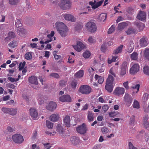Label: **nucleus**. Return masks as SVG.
<instances>
[{"mask_svg": "<svg viewBox=\"0 0 149 149\" xmlns=\"http://www.w3.org/2000/svg\"><path fill=\"white\" fill-rule=\"evenodd\" d=\"M85 26L87 30L91 33H94L97 31V26L94 22L89 21L86 24Z\"/></svg>", "mask_w": 149, "mask_h": 149, "instance_id": "nucleus-3", "label": "nucleus"}, {"mask_svg": "<svg viewBox=\"0 0 149 149\" xmlns=\"http://www.w3.org/2000/svg\"><path fill=\"white\" fill-rule=\"evenodd\" d=\"M65 4H59L60 8L63 10H66L69 9L71 6L70 1H66Z\"/></svg>", "mask_w": 149, "mask_h": 149, "instance_id": "nucleus-18", "label": "nucleus"}, {"mask_svg": "<svg viewBox=\"0 0 149 149\" xmlns=\"http://www.w3.org/2000/svg\"><path fill=\"white\" fill-rule=\"evenodd\" d=\"M134 48V44L133 43H130V45L128 46L127 52L129 53H131L133 50Z\"/></svg>", "mask_w": 149, "mask_h": 149, "instance_id": "nucleus-41", "label": "nucleus"}, {"mask_svg": "<svg viewBox=\"0 0 149 149\" xmlns=\"http://www.w3.org/2000/svg\"><path fill=\"white\" fill-rule=\"evenodd\" d=\"M70 142L73 145H77L79 144V140L78 137L73 136L71 137Z\"/></svg>", "mask_w": 149, "mask_h": 149, "instance_id": "nucleus-20", "label": "nucleus"}, {"mask_svg": "<svg viewBox=\"0 0 149 149\" xmlns=\"http://www.w3.org/2000/svg\"><path fill=\"white\" fill-rule=\"evenodd\" d=\"M18 34L21 36L23 37L25 34V30L22 28H19L16 29Z\"/></svg>", "mask_w": 149, "mask_h": 149, "instance_id": "nucleus-27", "label": "nucleus"}, {"mask_svg": "<svg viewBox=\"0 0 149 149\" xmlns=\"http://www.w3.org/2000/svg\"><path fill=\"white\" fill-rule=\"evenodd\" d=\"M149 95L146 93H144L142 97L143 100L144 101L146 102L148 100Z\"/></svg>", "mask_w": 149, "mask_h": 149, "instance_id": "nucleus-60", "label": "nucleus"}, {"mask_svg": "<svg viewBox=\"0 0 149 149\" xmlns=\"http://www.w3.org/2000/svg\"><path fill=\"white\" fill-rule=\"evenodd\" d=\"M76 130L79 133L81 134H83L86 132L87 129L84 123H83L82 125L77 127Z\"/></svg>", "mask_w": 149, "mask_h": 149, "instance_id": "nucleus-10", "label": "nucleus"}, {"mask_svg": "<svg viewBox=\"0 0 149 149\" xmlns=\"http://www.w3.org/2000/svg\"><path fill=\"white\" fill-rule=\"evenodd\" d=\"M127 63L126 62H124L122 65V66L121 68L126 70H127Z\"/></svg>", "mask_w": 149, "mask_h": 149, "instance_id": "nucleus-64", "label": "nucleus"}, {"mask_svg": "<svg viewBox=\"0 0 149 149\" xmlns=\"http://www.w3.org/2000/svg\"><path fill=\"white\" fill-rule=\"evenodd\" d=\"M56 130L57 132L60 135L63 134L64 130L61 125L58 124L57 125Z\"/></svg>", "mask_w": 149, "mask_h": 149, "instance_id": "nucleus-25", "label": "nucleus"}, {"mask_svg": "<svg viewBox=\"0 0 149 149\" xmlns=\"http://www.w3.org/2000/svg\"><path fill=\"white\" fill-rule=\"evenodd\" d=\"M117 68H115L114 67H112L109 70V73L111 74L114 76L116 77V74L115 72L117 71Z\"/></svg>", "mask_w": 149, "mask_h": 149, "instance_id": "nucleus-45", "label": "nucleus"}, {"mask_svg": "<svg viewBox=\"0 0 149 149\" xmlns=\"http://www.w3.org/2000/svg\"><path fill=\"white\" fill-rule=\"evenodd\" d=\"M140 85L139 84H136L135 85L131 87V88L133 89L136 90L135 91L136 93H137L139 91V89Z\"/></svg>", "mask_w": 149, "mask_h": 149, "instance_id": "nucleus-48", "label": "nucleus"}, {"mask_svg": "<svg viewBox=\"0 0 149 149\" xmlns=\"http://www.w3.org/2000/svg\"><path fill=\"white\" fill-rule=\"evenodd\" d=\"M84 74V71L83 70H81L77 72L74 75L75 77L80 78L82 77Z\"/></svg>", "mask_w": 149, "mask_h": 149, "instance_id": "nucleus-31", "label": "nucleus"}, {"mask_svg": "<svg viewBox=\"0 0 149 149\" xmlns=\"http://www.w3.org/2000/svg\"><path fill=\"white\" fill-rule=\"evenodd\" d=\"M56 106L57 104L55 102L51 101L48 105L46 106V108L50 111H52L56 109Z\"/></svg>", "mask_w": 149, "mask_h": 149, "instance_id": "nucleus-12", "label": "nucleus"}, {"mask_svg": "<svg viewBox=\"0 0 149 149\" xmlns=\"http://www.w3.org/2000/svg\"><path fill=\"white\" fill-rule=\"evenodd\" d=\"M113 77L111 75H109L107 80L106 84H107L113 85Z\"/></svg>", "mask_w": 149, "mask_h": 149, "instance_id": "nucleus-30", "label": "nucleus"}, {"mask_svg": "<svg viewBox=\"0 0 149 149\" xmlns=\"http://www.w3.org/2000/svg\"><path fill=\"white\" fill-rule=\"evenodd\" d=\"M46 126L49 129H52L53 127V123L48 120L46 121Z\"/></svg>", "mask_w": 149, "mask_h": 149, "instance_id": "nucleus-52", "label": "nucleus"}, {"mask_svg": "<svg viewBox=\"0 0 149 149\" xmlns=\"http://www.w3.org/2000/svg\"><path fill=\"white\" fill-rule=\"evenodd\" d=\"M107 18V14L105 13L101 14L98 17V19L100 21L104 22L105 21Z\"/></svg>", "mask_w": 149, "mask_h": 149, "instance_id": "nucleus-32", "label": "nucleus"}, {"mask_svg": "<svg viewBox=\"0 0 149 149\" xmlns=\"http://www.w3.org/2000/svg\"><path fill=\"white\" fill-rule=\"evenodd\" d=\"M15 37V35L13 32H10L8 33V37L5 38V40L7 41H8L10 39L12 38H14Z\"/></svg>", "mask_w": 149, "mask_h": 149, "instance_id": "nucleus-28", "label": "nucleus"}, {"mask_svg": "<svg viewBox=\"0 0 149 149\" xmlns=\"http://www.w3.org/2000/svg\"><path fill=\"white\" fill-rule=\"evenodd\" d=\"M135 25L139 31L143 30L144 27V24L139 21L136 22Z\"/></svg>", "mask_w": 149, "mask_h": 149, "instance_id": "nucleus-21", "label": "nucleus"}, {"mask_svg": "<svg viewBox=\"0 0 149 149\" xmlns=\"http://www.w3.org/2000/svg\"><path fill=\"white\" fill-rule=\"evenodd\" d=\"M79 91L82 94H88L91 92L92 89L88 85H83L80 88Z\"/></svg>", "mask_w": 149, "mask_h": 149, "instance_id": "nucleus-4", "label": "nucleus"}, {"mask_svg": "<svg viewBox=\"0 0 149 149\" xmlns=\"http://www.w3.org/2000/svg\"><path fill=\"white\" fill-rule=\"evenodd\" d=\"M26 64V62H24L23 63H20L19 65V70H22L24 68L25 65Z\"/></svg>", "mask_w": 149, "mask_h": 149, "instance_id": "nucleus-58", "label": "nucleus"}, {"mask_svg": "<svg viewBox=\"0 0 149 149\" xmlns=\"http://www.w3.org/2000/svg\"><path fill=\"white\" fill-rule=\"evenodd\" d=\"M88 41L90 44H94L96 42V40L94 36H90L88 38Z\"/></svg>", "mask_w": 149, "mask_h": 149, "instance_id": "nucleus-35", "label": "nucleus"}, {"mask_svg": "<svg viewBox=\"0 0 149 149\" xmlns=\"http://www.w3.org/2000/svg\"><path fill=\"white\" fill-rule=\"evenodd\" d=\"M17 41L13 40L8 44V46L10 48H14L17 46Z\"/></svg>", "mask_w": 149, "mask_h": 149, "instance_id": "nucleus-38", "label": "nucleus"}, {"mask_svg": "<svg viewBox=\"0 0 149 149\" xmlns=\"http://www.w3.org/2000/svg\"><path fill=\"white\" fill-rule=\"evenodd\" d=\"M32 57L31 54L30 52H27L25 54V58L27 60L31 59L32 58Z\"/></svg>", "mask_w": 149, "mask_h": 149, "instance_id": "nucleus-49", "label": "nucleus"}, {"mask_svg": "<svg viewBox=\"0 0 149 149\" xmlns=\"http://www.w3.org/2000/svg\"><path fill=\"white\" fill-rule=\"evenodd\" d=\"M146 13L145 12L141 10L138 13L136 18L138 19L143 21L146 19Z\"/></svg>", "mask_w": 149, "mask_h": 149, "instance_id": "nucleus-13", "label": "nucleus"}, {"mask_svg": "<svg viewBox=\"0 0 149 149\" xmlns=\"http://www.w3.org/2000/svg\"><path fill=\"white\" fill-rule=\"evenodd\" d=\"M9 111V114L12 116H14L17 113V109L10 108Z\"/></svg>", "mask_w": 149, "mask_h": 149, "instance_id": "nucleus-42", "label": "nucleus"}, {"mask_svg": "<svg viewBox=\"0 0 149 149\" xmlns=\"http://www.w3.org/2000/svg\"><path fill=\"white\" fill-rule=\"evenodd\" d=\"M12 138L13 141L17 143H21L24 141L23 136L19 134L13 135Z\"/></svg>", "mask_w": 149, "mask_h": 149, "instance_id": "nucleus-5", "label": "nucleus"}, {"mask_svg": "<svg viewBox=\"0 0 149 149\" xmlns=\"http://www.w3.org/2000/svg\"><path fill=\"white\" fill-rule=\"evenodd\" d=\"M59 118V116L57 114H53L50 117V120L53 122L57 121Z\"/></svg>", "mask_w": 149, "mask_h": 149, "instance_id": "nucleus-24", "label": "nucleus"}, {"mask_svg": "<svg viewBox=\"0 0 149 149\" xmlns=\"http://www.w3.org/2000/svg\"><path fill=\"white\" fill-rule=\"evenodd\" d=\"M44 146L45 149H50L52 147L51 144L48 143L44 144Z\"/></svg>", "mask_w": 149, "mask_h": 149, "instance_id": "nucleus-61", "label": "nucleus"}, {"mask_svg": "<svg viewBox=\"0 0 149 149\" xmlns=\"http://www.w3.org/2000/svg\"><path fill=\"white\" fill-rule=\"evenodd\" d=\"M54 32L53 31L51 32L50 34H49L47 36H43L40 38L39 40H40V43L41 44H47L52 41L53 40L52 38L54 36ZM54 39L53 40H55V37L53 38Z\"/></svg>", "mask_w": 149, "mask_h": 149, "instance_id": "nucleus-2", "label": "nucleus"}, {"mask_svg": "<svg viewBox=\"0 0 149 149\" xmlns=\"http://www.w3.org/2000/svg\"><path fill=\"white\" fill-rule=\"evenodd\" d=\"M103 3V1L101 0L100 1L96 2L95 0L93 2H90L89 4L92 6L93 9H95L100 6Z\"/></svg>", "mask_w": 149, "mask_h": 149, "instance_id": "nucleus-15", "label": "nucleus"}, {"mask_svg": "<svg viewBox=\"0 0 149 149\" xmlns=\"http://www.w3.org/2000/svg\"><path fill=\"white\" fill-rule=\"evenodd\" d=\"M143 71L146 75L149 76V67L147 66H144L143 68Z\"/></svg>", "mask_w": 149, "mask_h": 149, "instance_id": "nucleus-47", "label": "nucleus"}, {"mask_svg": "<svg viewBox=\"0 0 149 149\" xmlns=\"http://www.w3.org/2000/svg\"><path fill=\"white\" fill-rule=\"evenodd\" d=\"M57 52L56 51H54V56L55 60H57L60 59H61V56L60 55H58L56 54Z\"/></svg>", "mask_w": 149, "mask_h": 149, "instance_id": "nucleus-57", "label": "nucleus"}, {"mask_svg": "<svg viewBox=\"0 0 149 149\" xmlns=\"http://www.w3.org/2000/svg\"><path fill=\"white\" fill-rule=\"evenodd\" d=\"M59 100L62 102H70L72 101L70 96L68 95H64L60 96Z\"/></svg>", "mask_w": 149, "mask_h": 149, "instance_id": "nucleus-9", "label": "nucleus"}, {"mask_svg": "<svg viewBox=\"0 0 149 149\" xmlns=\"http://www.w3.org/2000/svg\"><path fill=\"white\" fill-rule=\"evenodd\" d=\"M138 54L136 52H134L130 54L131 58L133 60H136L138 59Z\"/></svg>", "mask_w": 149, "mask_h": 149, "instance_id": "nucleus-36", "label": "nucleus"}, {"mask_svg": "<svg viewBox=\"0 0 149 149\" xmlns=\"http://www.w3.org/2000/svg\"><path fill=\"white\" fill-rule=\"evenodd\" d=\"M139 66L137 64H133L130 70V73L132 74H134L137 73L139 70Z\"/></svg>", "mask_w": 149, "mask_h": 149, "instance_id": "nucleus-11", "label": "nucleus"}, {"mask_svg": "<svg viewBox=\"0 0 149 149\" xmlns=\"http://www.w3.org/2000/svg\"><path fill=\"white\" fill-rule=\"evenodd\" d=\"M50 76L52 77L58 78L59 77V76L58 74L57 73H53L50 74Z\"/></svg>", "mask_w": 149, "mask_h": 149, "instance_id": "nucleus-63", "label": "nucleus"}, {"mask_svg": "<svg viewBox=\"0 0 149 149\" xmlns=\"http://www.w3.org/2000/svg\"><path fill=\"white\" fill-rule=\"evenodd\" d=\"M118 113L117 112H112L109 113V116L111 117H113L116 116Z\"/></svg>", "mask_w": 149, "mask_h": 149, "instance_id": "nucleus-59", "label": "nucleus"}, {"mask_svg": "<svg viewBox=\"0 0 149 149\" xmlns=\"http://www.w3.org/2000/svg\"><path fill=\"white\" fill-rule=\"evenodd\" d=\"M62 17L67 21L74 22L76 21V19L74 16L70 14H65L62 15Z\"/></svg>", "mask_w": 149, "mask_h": 149, "instance_id": "nucleus-7", "label": "nucleus"}, {"mask_svg": "<svg viewBox=\"0 0 149 149\" xmlns=\"http://www.w3.org/2000/svg\"><path fill=\"white\" fill-rule=\"evenodd\" d=\"M29 82L32 84H38L37 78L34 76H32L29 79Z\"/></svg>", "mask_w": 149, "mask_h": 149, "instance_id": "nucleus-22", "label": "nucleus"}, {"mask_svg": "<svg viewBox=\"0 0 149 149\" xmlns=\"http://www.w3.org/2000/svg\"><path fill=\"white\" fill-rule=\"evenodd\" d=\"M128 23L126 22H122L118 24V29L120 31L122 30L126 27L127 26Z\"/></svg>", "mask_w": 149, "mask_h": 149, "instance_id": "nucleus-29", "label": "nucleus"}, {"mask_svg": "<svg viewBox=\"0 0 149 149\" xmlns=\"http://www.w3.org/2000/svg\"><path fill=\"white\" fill-rule=\"evenodd\" d=\"M133 107V108L137 109H139L140 107L139 102L136 100H134V101Z\"/></svg>", "mask_w": 149, "mask_h": 149, "instance_id": "nucleus-44", "label": "nucleus"}, {"mask_svg": "<svg viewBox=\"0 0 149 149\" xmlns=\"http://www.w3.org/2000/svg\"><path fill=\"white\" fill-rule=\"evenodd\" d=\"M64 122L65 125L68 127L70 126V117L69 116H67L64 119Z\"/></svg>", "mask_w": 149, "mask_h": 149, "instance_id": "nucleus-23", "label": "nucleus"}, {"mask_svg": "<svg viewBox=\"0 0 149 149\" xmlns=\"http://www.w3.org/2000/svg\"><path fill=\"white\" fill-rule=\"evenodd\" d=\"M140 45L142 47H145L148 44V40L147 38L143 37L139 41Z\"/></svg>", "mask_w": 149, "mask_h": 149, "instance_id": "nucleus-17", "label": "nucleus"}, {"mask_svg": "<svg viewBox=\"0 0 149 149\" xmlns=\"http://www.w3.org/2000/svg\"><path fill=\"white\" fill-rule=\"evenodd\" d=\"M124 99L127 106L128 107L130 106L132 101V98L131 95L128 93H125Z\"/></svg>", "mask_w": 149, "mask_h": 149, "instance_id": "nucleus-8", "label": "nucleus"}, {"mask_svg": "<svg viewBox=\"0 0 149 149\" xmlns=\"http://www.w3.org/2000/svg\"><path fill=\"white\" fill-rule=\"evenodd\" d=\"M149 117L148 115H146L143 118L142 125L143 127L149 131V123L148 121Z\"/></svg>", "mask_w": 149, "mask_h": 149, "instance_id": "nucleus-14", "label": "nucleus"}, {"mask_svg": "<svg viewBox=\"0 0 149 149\" xmlns=\"http://www.w3.org/2000/svg\"><path fill=\"white\" fill-rule=\"evenodd\" d=\"M87 118L88 121L91 122L93 121V120L94 118L93 114L90 111H89L88 115Z\"/></svg>", "mask_w": 149, "mask_h": 149, "instance_id": "nucleus-40", "label": "nucleus"}, {"mask_svg": "<svg viewBox=\"0 0 149 149\" xmlns=\"http://www.w3.org/2000/svg\"><path fill=\"white\" fill-rule=\"evenodd\" d=\"M115 30V27L113 25L111 26V27L109 29L107 32L108 34H111L114 32Z\"/></svg>", "mask_w": 149, "mask_h": 149, "instance_id": "nucleus-51", "label": "nucleus"}, {"mask_svg": "<svg viewBox=\"0 0 149 149\" xmlns=\"http://www.w3.org/2000/svg\"><path fill=\"white\" fill-rule=\"evenodd\" d=\"M129 82L128 81L125 82L123 83V86L127 90L129 89V86H128Z\"/></svg>", "mask_w": 149, "mask_h": 149, "instance_id": "nucleus-62", "label": "nucleus"}, {"mask_svg": "<svg viewBox=\"0 0 149 149\" xmlns=\"http://www.w3.org/2000/svg\"><path fill=\"white\" fill-rule=\"evenodd\" d=\"M95 79L98 80V83L100 84H102L104 81V78L102 77L99 76L97 74L95 75Z\"/></svg>", "mask_w": 149, "mask_h": 149, "instance_id": "nucleus-37", "label": "nucleus"}, {"mask_svg": "<svg viewBox=\"0 0 149 149\" xmlns=\"http://www.w3.org/2000/svg\"><path fill=\"white\" fill-rule=\"evenodd\" d=\"M144 55L145 57L149 59V49L146 48L144 51Z\"/></svg>", "mask_w": 149, "mask_h": 149, "instance_id": "nucleus-50", "label": "nucleus"}, {"mask_svg": "<svg viewBox=\"0 0 149 149\" xmlns=\"http://www.w3.org/2000/svg\"><path fill=\"white\" fill-rule=\"evenodd\" d=\"M57 30L62 37H65L67 35L68 29L67 26L63 23L56 22L55 24Z\"/></svg>", "mask_w": 149, "mask_h": 149, "instance_id": "nucleus-1", "label": "nucleus"}, {"mask_svg": "<svg viewBox=\"0 0 149 149\" xmlns=\"http://www.w3.org/2000/svg\"><path fill=\"white\" fill-rule=\"evenodd\" d=\"M127 70L121 68V71L120 73V77H122L124 75L126 74Z\"/></svg>", "mask_w": 149, "mask_h": 149, "instance_id": "nucleus-54", "label": "nucleus"}, {"mask_svg": "<svg viewBox=\"0 0 149 149\" xmlns=\"http://www.w3.org/2000/svg\"><path fill=\"white\" fill-rule=\"evenodd\" d=\"M30 114L32 118L35 120L38 119V113L37 110L33 108H31L30 110Z\"/></svg>", "mask_w": 149, "mask_h": 149, "instance_id": "nucleus-16", "label": "nucleus"}, {"mask_svg": "<svg viewBox=\"0 0 149 149\" xmlns=\"http://www.w3.org/2000/svg\"><path fill=\"white\" fill-rule=\"evenodd\" d=\"M124 93V88H123L120 87L116 88L113 92L114 94L118 95H123Z\"/></svg>", "mask_w": 149, "mask_h": 149, "instance_id": "nucleus-19", "label": "nucleus"}, {"mask_svg": "<svg viewBox=\"0 0 149 149\" xmlns=\"http://www.w3.org/2000/svg\"><path fill=\"white\" fill-rule=\"evenodd\" d=\"M134 8L132 7H129L127 8L126 11L129 14H132L134 12Z\"/></svg>", "mask_w": 149, "mask_h": 149, "instance_id": "nucleus-53", "label": "nucleus"}, {"mask_svg": "<svg viewBox=\"0 0 149 149\" xmlns=\"http://www.w3.org/2000/svg\"><path fill=\"white\" fill-rule=\"evenodd\" d=\"M106 49V44L105 43H103L101 46L100 50L102 52H104Z\"/></svg>", "mask_w": 149, "mask_h": 149, "instance_id": "nucleus-56", "label": "nucleus"}, {"mask_svg": "<svg viewBox=\"0 0 149 149\" xmlns=\"http://www.w3.org/2000/svg\"><path fill=\"white\" fill-rule=\"evenodd\" d=\"M15 25L16 27V29L22 28V24L20 19H18L16 20Z\"/></svg>", "mask_w": 149, "mask_h": 149, "instance_id": "nucleus-33", "label": "nucleus"}, {"mask_svg": "<svg viewBox=\"0 0 149 149\" xmlns=\"http://www.w3.org/2000/svg\"><path fill=\"white\" fill-rule=\"evenodd\" d=\"M113 85L107 84H106L105 88L108 91L111 92L113 90Z\"/></svg>", "mask_w": 149, "mask_h": 149, "instance_id": "nucleus-34", "label": "nucleus"}, {"mask_svg": "<svg viewBox=\"0 0 149 149\" xmlns=\"http://www.w3.org/2000/svg\"><path fill=\"white\" fill-rule=\"evenodd\" d=\"M36 98L39 104H43L45 100L44 96L40 94L38 95L37 96Z\"/></svg>", "mask_w": 149, "mask_h": 149, "instance_id": "nucleus-26", "label": "nucleus"}, {"mask_svg": "<svg viewBox=\"0 0 149 149\" xmlns=\"http://www.w3.org/2000/svg\"><path fill=\"white\" fill-rule=\"evenodd\" d=\"M91 55V53L88 51H86L83 53V56L85 58H88Z\"/></svg>", "mask_w": 149, "mask_h": 149, "instance_id": "nucleus-46", "label": "nucleus"}, {"mask_svg": "<svg viewBox=\"0 0 149 149\" xmlns=\"http://www.w3.org/2000/svg\"><path fill=\"white\" fill-rule=\"evenodd\" d=\"M123 47V45H120L117 49L114 51V53L115 54H117L121 53L122 51V49Z\"/></svg>", "mask_w": 149, "mask_h": 149, "instance_id": "nucleus-43", "label": "nucleus"}, {"mask_svg": "<svg viewBox=\"0 0 149 149\" xmlns=\"http://www.w3.org/2000/svg\"><path fill=\"white\" fill-rule=\"evenodd\" d=\"M86 45L80 41H78L77 45L73 46L74 49L78 52H80L82 50L86 47Z\"/></svg>", "mask_w": 149, "mask_h": 149, "instance_id": "nucleus-6", "label": "nucleus"}, {"mask_svg": "<svg viewBox=\"0 0 149 149\" xmlns=\"http://www.w3.org/2000/svg\"><path fill=\"white\" fill-rule=\"evenodd\" d=\"M136 30L132 27L129 28L126 31V33L128 35L134 33L136 32Z\"/></svg>", "mask_w": 149, "mask_h": 149, "instance_id": "nucleus-39", "label": "nucleus"}, {"mask_svg": "<svg viewBox=\"0 0 149 149\" xmlns=\"http://www.w3.org/2000/svg\"><path fill=\"white\" fill-rule=\"evenodd\" d=\"M19 0H9V3L13 5H15L19 2Z\"/></svg>", "mask_w": 149, "mask_h": 149, "instance_id": "nucleus-55", "label": "nucleus"}]
</instances>
